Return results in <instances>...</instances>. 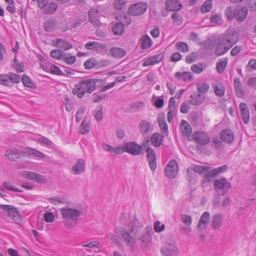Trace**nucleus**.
<instances>
[{
	"label": "nucleus",
	"mask_w": 256,
	"mask_h": 256,
	"mask_svg": "<svg viewBox=\"0 0 256 256\" xmlns=\"http://www.w3.org/2000/svg\"><path fill=\"white\" fill-rule=\"evenodd\" d=\"M86 108L84 107H80L78 110L76 116V120L77 122H79L82 120Z\"/></svg>",
	"instance_id": "338daca9"
},
{
	"label": "nucleus",
	"mask_w": 256,
	"mask_h": 256,
	"mask_svg": "<svg viewBox=\"0 0 256 256\" xmlns=\"http://www.w3.org/2000/svg\"><path fill=\"white\" fill-rule=\"evenodd\" d=\"M86 92V89H84L81 80L76 84L75 87L72 90V93L77 96L78 98H82Z\"/></svg>",
	"instance_id": "cd10ccee"
},
{
	"label": "nucleus",
	"mask_w": 256,
	"mask_h": 256,
	"mask_svg": "<svg viewBox=\"0 0 256 256\" xmlns=\"http://www.w3.org/2000/svg\"><path fill=\"white\" fill-rule=\"evenodd\" d=\"M3 186L8 190L15 192H22V190L14 188L10 182H5L2 184Z\"/></svg>",
	"instance_id": "0e129e2a"
},
{
	"label": "nucleus",
	"mask_w": 256,
	"mask_h": 256,
	"mask_svg": "<svg viewBox=\"0 0 256 256\" xmlns=\"http://www.w3.org/2000/svg\"><path fill=\"white\" fill-rule=\"evenodd\" d=\"M158 121L161 130L165 133H168V126L164 117H158Z\"/></svg>",
	"instance_id": "de8ad7c7"
},
{
	"label": "nucleus",
	"mask_w": 256,
	"mask_h": 256,
	"mask_svg": "<svg viewBox=\"0 0 256 256\" xmlns=\"http://www.w3.org/2000/svg\"><path fill=\"white\" fill-rule=\"evenodd\" d=\"M89 19L90 22L96 26L100 25V22L98 20L99 16L98 11L94 8H91L89 11Z\"/></svg>",
	"instance_id": "c756f323"
},
{
	"label": "nucleus",
	"mask_w": 256,
	"mask_h": 256,
	"mask_svg": "<svg viewBox=\"0 0 256 256\" xmlns=\"http://www.w3.org/2000/svg\"><path fill=\"white\" fill-rule=\"evenodd\" d=\"M190 98V102L192 105H199L203 102L204 96L200 92L195 93L191 95Z\"/></svg>",
	"instance_id": "c9c22d12"
},
{
	"label": "nucleus",
	"mask_w": 256,
	"mask_h": 256,
	"mask_svg": "<svg viewBox=\"0 0 256 256\" xmlns=\"http://www.w3.org/2000/svg\"><path fill=\"white\" fill-rule=\"evenodd\" d=\"M221 140L227 144H231L234 140V136L233 132L230 129L222 130L220 133Z\"/></svg>",
	"instance_id": "6ab92c4d"
},
{
	"label": "nucleus",
	"mask_w": 256,
	"mask_h": 256,
	"mask_svg": "<svg viewBox=\"0 0 256 256\" xmlns=\"http://www.w3.org/2000/svg\"><path fill=\"white\" fill-rule=\"evenodd\" d=\"M214 92L218 96H222L224 95L225 88L222 82L218 80H215L212 84Z\"/></svg>",
	"instance_id": "4be33fe9"
},
{
	"label": "nucleus",
	"mask_w": 256,
	"mask_h": 256,
	"mask_svg": "<svg viewBox=\"0 0 256 256\" xmlns=\"http://www.w3.org/2000/svg\"><path fill=\"white\" fill-rule=\"evenodd\" d=\"M126 4L125 0H116L114 2V6L116 9L120 10L125 6Z\"/></svg>",
	"instance_id": "774afa93"
},
{
	"label": "nucleus",
	"mask_w": 256,
	"mask_h": 256,
	"mask_svg": "<svg viewBox=\"0 0 256 256\" xmlns=\"http://www.w3.org/2000/svg\"><path fill=\"white\" fill-rule=\"evenodd\" d=\"M194 140L200 145H206L210 142L208 134L201 130L195 132L192 134Z\"/></svg>",
	"instance_id": "9d476101"
},
{
	"label": "nucleus",
	"mask_w": 256,
	"mask_h": 256,
	"mask_svg": "<svg viewBox=\"0 0 256 256\" xmlns=\"http://www.w3.org/2000/svg\"><path fill=\"white\" fill-rule=\"evenodd\" d=\"M214 185L216 191L219 192L220 190H222V196L226 194L232 186L230 183L224 178L215 180Z\"/></svg>",
	"instance_id": "6e6552de"
},
{
	"label": "nucleus",
	"mask_w": 256,
	"mask_h": 256,
	"mask_svg": "<svg viewBox=\"0 0 256 256\" xmlns=\"http://www.w3.org/2000/svg\"><path fill=\"white\" fill-rule=\"evenodd\" d=\"M120 222L125 228L120 230L122 239L128 246H133L136 243V240L132 236H135L139 230L137 220L130 218L128 214H124L120 216Z\"/></svg>",
	"instance_id": "f257e3e1"
},
{
	"label": "nucleus",
	"mask_w": 256,
	"mask_h": 256,
	"mask_svg": "<svg viewBox=\"0 0 256 256\" xmlns=\"http://www.w3.org/2000/svg\"><path fill=\"white\" fill-rule=\"evenodd\" d=\"M163 138L162 135L158 133H154L150 137V142L154 146L158 147L162 144Z\"/></svg>",
	"instance_id": "f704fd0d"
},
{
	"label": "nucleus",
	"mask_w": 256,
	"mask_h": 256,
	"mask_svg": "<svg viewBox=\"0 0 256 256\" xmlns=\"http://www.w3.org/2000/svg\"><path fill=\"white\" fill-rule=\"evenodd\" d=\"M228 168L227 165L224 164L212 170H209L204 174V178L210 181L212 178H214L220 173L225 172L227 170Z\"/></svg>",
	"instance_id": "4468645a"
},
{
	"label": "nucleus",
	"mask_w": 256,
	"mask_h": 256,
	"mask_svg": "<svg viewBox=\"0 0 256 256\" xmlns=\"http://www.w3.org/2000/svg\"><path fill=\"white\" fill-rule=\"evenodd\" d=\"M178 171V166L177 162L174 160H171L165 168L166 174L170 178H174L177 174Z\"/></svg>",
	"instance_id": "9b49d317"
},
{
	"label": "nucleus",
	"mask_w": 256,
	"mask_h": 256,
	"mask_svg": "<svg viewBox=\"0 0 256 256\" xmlns=\"http://www.w3.org/2000/svg\"><path fill=\"white\" fill-rule=\"evenodd\" d=\"M56 26V20L52 19L47 20L44 24V28L47 32H51L54 30Z\"/></svg>",
	"instance_id": "79ce46f5"
},
{
	"label": "nucleus",
	"mask_w": 256,
	"mask_h": 256,
	"mask_svg": "<svg viewBox=\"0 0 256 256\" xmlns=\"http://www.w3.org/2000/svg\"><path fill=\"white\" fill-rule=\"evenodd\" d=\"M60 210L64 226L69 229L76 226L79 218L82 214V210L69 206L62 208Z\"/></svg>",
	"instance_id": "f03ea898"
},
{
	"label": "nucleus",
	"mask_w": 256,
	"mask_h": 256,
	"mask_svg": "<svg viewBox=\"0 0 256 256\" xmlns=\"http://www.w3.org/2000/svg\"><path fill=\"white\" fill-rule=\"evenodd\" d=\"M22 156H27V152H26L25 150L8 149L6 151L5 153V156L12 160H15Z\"/></svg>",
	"instance_id": "f8f14e48"
},
{
	"label": "nucleus",
	"mask_w": 256,
	"mask_h": 256,
	"mask_svg": "<svg viewBox=\"0 0 256 256\" xmlns=\"http://www.w3.org/2000/svg\"><path fill=\"white\" fill-rule=\"evenodd\" d=\"M153 234L152 230H147L141 237V240L142 242H150L152 240V234Z\"/></svg>",
	"instance_id": "3c124183"
},
{
	"label": "nucleus",
	"mask_w": 256,
	"mask_h": 256,
	"mask_svg": "<svg viewBox=\"0 0 256 256\" xmlns=\"http://www.w3.org/2000/svg\"><path fill=\"white\" fill-rule=\"evenodd\" d=\"M148 6L145 2H138L131 5L128 10V14L132 16L143 14L147 10Z\"/></svg>",
	"instance_id": "1a4fd4ad"
},
{
	"label": "nucleus",
	"mask_w": 256,
	"mask_h": 256,
	"mask_svg": "<svg viewBox=\"0 0 256 256\" xmlns=\"http://www.w3.org/2000/svg\"><path fill=\"white\" fill-rule=\"evenodd\" d=\"M176 108H168L167 115V120L169 122H172L174 118V116L176 114Z\"/></svg>",
	"instance_id": "e2e57ef3"
},
{
	"label": "nucleus",
	"mask_w": 256,
	"mask_h": 256,
	"mask_svg": "<svg viewBox=\"0 0 256 256\" xmlns=\"http://www.w3.org/2000/svg\"><path fill=\"white\" fill-rule=\"evenodd\" d=\"M248 12L246 6H237L235 8V18L240 22H242L246 18Z\"/></svg>",
	"instance_id": "dca6fc26"
},
{
	"label": "nucleus",
	"mask_w": 256,
	"mask_h": 256,
	"mask_svg": "<svg viewBox=\"0 0 256 256\" xmlns=\"http://www.w3.org/2000/svg\"><path fill=\"white\" fill-rule=\"evenodd\" d=\"M44 69L46 71L50 72L52 74L58 76H62L64 74L60 70V68L58 66L52 65L51 64H48V67L44 68Z\"/></svg>",
	"instance_id": "a19ab883"
},
{
	"label": "nucleus",
	"mask_w": 256,
	"mask_h": 256,
	"mask_svg": "<svg viewBox=\"0 0 256 256\" xmlns=\"http://www.w3.org/2000/svg\"><path fill=\"white\" fill-rule=\"evenodd\" d=\"M216 47L214 54L218 56H220L228 52L232 48V46L227 44L219 36L216 40Z\"/></svg>",
	"instance_id": "0eeeda50"
},
{
	"label": "nucleus",
	"mask_w": 256,
	"mask_h": 256,
	"mask_svg": "<svg viewBox=\"0 0 256 256\" xmlns=\"http://www.w3.org/2000/svg\"><path fill=\"white\" fill-rule=\"evenodd\" d=\"M224 223V216L220 214H216L214 215L211 222V226L214 230H218Z\"/></svg>",
	"instance_id": "412c9836"
},
{
	"label": "nucleus",
	"mask_w": 256,
	"mask_h": 256,
	"mask_svg": "<svg viewBox=\"0 0 256 256\" xmlns=\"http://www.w3.org/2000/svg\"><path fill=\"white\" fill-rule=\"evenodd\" d=\"M225 14L229 20L235 18V8L234 10L232 6H228L225 10Z\"/></svg>",
	"instance_id": "6e6d98bb"
},
{
	"label": "nucleus",
	"mask_w": 256,
	"mask_h": 256,
	"mask_svg": "<svg viewBox=\"0 0 256 256\" xmlns=\"http://www.w3.org/2000/svg\"><path fill=\"white\" fill-rule=\"evenodd\" d=\"M58 8V4L54 2H50L48 3L46 6L43 8L42 11L46 14H52Z\"/></svg>",
	"instance_id": "ea45409f"
},
{
	"label": "nucleus",
	"mask_w": 256,
	"mask_h": 256,
	"mask_svg": "<svg viewBox=\"0 0 256 256\" xmlns=\"http://www.w3.org/2000/svg\"><path fill=\"white\" fill-rule=\"evenodd\" d=\"M180 221L186 226H190L192 222V218L191 216L182 214L180 216Z\"/></svg>",
	"instance_id": "5fc2aeb1"
},
{
	"label": "nucleus",
	"mask_w": 256,
	"mask_h": 256,
	"mask_svg": "<svg viewBox=\"0 0 256 256\" xmlns=\"http://www.w3.org/2000/svg\"><path fill=\"white\" fill-rule=\"evenodd\" d=\"M193 170L194 172L198 173L200 174H203L206 172H208L210 169V167L208 166H196L192 168H190Z\"/></svg>",
	"instance_id": "c03bdc74"
},
{
	"label": "nucleus",
	"mask_w": 256,
	"mask_h": 256,
	"mask_svg": "<svg viewBox=\"0 0 256 256\" xmlns=\"http://www.w3.org/2000/svg\"><path fill=\"white\" fill-rule=\"evenodd\" d=\"M110 53L112 56L116 58H120L126 56V52L123 48L115 47L110 50Z\"/></svg>",
	"instance_id": "7c9ffc66"
},
{
	"label": "nucleus",
	"mask_w": 256,
	"mask_h": 256,
	"mask_svg": "<svg viewBox=\"0 0 256 256\" xmlns=\"http://www.w3.org/2000/svg\"><path fill=\"white\" fill-rule=\"evenodd\" d=\"M120 154L124 152L134 156L144 154L142 146L134 142H126L123 146H120Z\"/></svg>",
	"instance_id": "7ed1b4c3"
},
{
	"label": "nucleus",
	"mask_w": 256,
	"mask_h": 256,
	"mask_svg": "<svg viewBox=\"0 0 256 256\" xmlns=\"http://www.w3.org/2000/svg\"><path fill=\"white\" fill-rule=\"evenodd\" d=\"M102 148L106 152L120 154V146L112 147V146L104 142L102 144Z\"/></svg>",
	"instance_id": "4c0bfd02"
},
{
	"label": "nucleus",
	"mask_w": 256,
	"mask_h": 256,
	"mask_svg": "<svg viewBox=\"0 0 256 256\" xmlns=\"http://www.w3.org/2000/svg\"><path fill=\"white\" fill-rule=\"evenodd\" d=\"M80 132L82 134L88 133L90 132V123L85 119L82 120L80 124Z\"/></svg>",
	"instance_id": "a18cd8bd"
},
{
	"label": "nucleus",
	"mask_w": 256,
	"mask_h": 256,
	"mask_svg": "<svg viewBox=\"0 0 256 256\" xmlns=\"http://www.w3.org/2000/svg\"><path fill=\"white\" fill-rule=\"evenodd\" d=\"M210 22L216 24H221L222 22L221 16L218 14H212L210 18Z\"/></svg>",
	"instance_id": "bf43d9fd"
},
{
	"label": "nucleus",
	"mask_w": 256,
	"mask_h": 256,
	"mask_svg": "<svg viewBox=\"0 0 256 256\" xmlns=\"http://www.w3.org/2000/svg\"><path fill=\"white\" fill-rule=\"evenodd\" d=\"M228 62V59L226 58L220 59L216 64L217 72L219 74L222 73L225 70Z\"/></svg>",
	"instance_id": "e433bc0d"
},
{
	"label": "nucleus",
	"mask_w": 256,
	"mask_h": 256,
	"mask_svg": "<svg viewBox=\"0 0 256 256\" xmlns=\"http://www.w3.org/2000/svg\"><path fill=\"white\" fill-rule=\"evenodd\" d=\"M116 18L120 21L122 23H124L126 25H128L131 22L130 17L126 14H124L123 16H116Z\"/></svg>",
	"instance_id": "052dcab7"
},
{
	"label": "nucleus",
	"mask_w": 256,
	"mask_h": 256,
	"mask_svg": "<svg viewBox=\"0 0 256 256\" xmlns=\"http://www.w3.org/2000/svg\"><path fill=\"white\" fill-rule=\"evenodd\" d=\"M175 46L176 50L182 52H186L189 50L188 44L185 42H178L176 44Z\"/></svg>",
	"instance_id": "09e8293b"
},
{
	"label": "nucleus",
	"mask_w": 256,
	"mask_h": 256,
	"mask_svg": "<svg viewBox=\"0 0 256 256\" xmlns=\"http://www.w3.org/2000/svg\"><path fill=\"white\" fill-rule=\"evenodd\" d=\"M26 152H27L28 156L32 154L40 158H43L44 156L43 153L34 149L28 148L26 150Z\"/></svg>",
	"instance_id": "864d4df0"
},
{
	"label": "nucleus",
	"mask_w": 256,
	"mask_h": 256,
	"mask_svg": "<svg viewBox=\"0 0 256 256\" xmlns=\"http://www.w3.org/2000/svg\"><path fill=\"white\" fill-rule=\"evenodd\" d=\"M206 66L204 63L194 64L191 66V70L196 74H200L206 69Z\"/></svg>",
	"instance_id": "37998d69"
},
{
	"label": "nucleus",
	"mask_w": 256,
	"mask_h": 256,
	"mask_svg": "<svg viewBox=\"0 0 256 256\" xmlns=\"http://www.w3.org/2000/svg\"><path fill=\"white\" fill-rule=\"evenodd\" d=\"M196 175L193 172V170L188 168L186 172V178L189 182H193L195 180Z\"/></svg>",
	"instance_id": "4d7b16f0"
},
{
	"label": "nucleus",
	"mask_w": 256,
	"mask_h": 256,
	"mask_svg": "<svg viewBox=\"0 0 256 256\" xmlns=\"http://www.w3.org/2000/svg\"><path fill=\"white\" fill-rule=\"evenodd\" d=\"M240 109L244 122L248 124L250 121V110L247 104L244 102L240 103Z\"/></svg>",
	"instance_id": "5701e85b"
},
{
	"label": "nucleus",
	"mask_w": 256,
	"mask_h": 256,
	"mask_svg": "<svg viewBox=\"0 0 256 256\" xmlns=\"http://www.w3.org/2000/svg\"><path fill=\"white\" fill-rule=\"evenodd\" d=\"M140 44L142 49H148L150 48L152 44L151 38L148 34L142 36L141 37Z\"/></svg>",
	"instance_id": "72a5a7b5"
},
{
	"label": "nucleus",
	"mask_w": 256,
	"mask_h": 256,
	"mask_svg": "<svg viewBox=\"0 0 256 256\" xmlns=\"http://www.w3.org/2000/svg\"><path fill=\"white\" fill-rule=\"evenodd\" d=\"M162 252L164 256H177L178 248L174 244H168L162 248Z\"/></svg>",
	"instance_id": "ddd939ff"
},
{
	"label": "nucleus",
	"mask_w": 256,
	"mask_h": 256,
	"mask_svg": "<svg viewBox=\"0 0 256 256\" xmlns=\"http://www.w3.org/2000/svg\"><path fill=\"white\" fill-rule=\"evenodd\" d=\"M166 6V10L169 11L179 10L182 8V3L179 0H168Z\"/></svg>",
	"instance_id": "393cba45"
},
{
	"label": "nucleus",
	"mask_w": 256,
	"mask_h": 256,
	"mask_svg": "<svg viewBox=\"0 0 256 256\" xmlns=\"http://www.w3.org/2000/svg\"><path fill=\"white\" fill-rule=\"evenodd\" d=\"M210 214L208 212H205L202 214L197 226L199 230H204L207 227L210 222Z\"/></svg>",
	"instance_id": "aec40b11"
},
{
	"label": "nucleus",
	"mask_w": 256,
	"mask_h": 256,
	"mask_svg": "<svg viewBox=\"0 0 256 256\" xmlns=\"http://www.w3.org/2000/svg\"><path fill=\"white\" fill-rule=\"evenodd\" d=\"M165 225L161 224L160 221H156L154 224V230L156 232H160L164 230Z\"/></svg>",
	"instance_id": "13d9d810"
},
{
	"label": "nucleus",
	"mask_w": 256,
	"mask_h": 256,
	"mask_svg": "<svg viewBox=\"0 0 256 256\" xmlns=\"http://www.w3.org/2000/svg\"><path fill=\"white\" fill-rule=\"evenodd\" d=\"M54 43V46L64 50H68L72 48V44L65 40L58 38Z\"/></svg>",
	"instance_id": "473e14b6"
},
{
	"label": "nucleus",
	"mask_w": 256,
	"mask_h": 256,
	"mask_svg": "<svg viewBox=\"0 0 256 256\" xmlns=\"http://www.w3.org/2000/svg\"><path fill=\"white\" fill-rule=\"evenodd\" d=\"M227 44L233 46L238 40L239 34L238 32L233 30H228L224 33L220 35Z\"/></svg>",
	"instance_id": "423d86ee"
},
{
	"label": "nucleus",
	"mask_w": 256,
	"mask_h": 256,
	"mask_svg": "<svg viewBox=\"0 0 256 256\" xmlns=\"http://www.w3.org/2000/svg\"><path fill=\"white\" fill-rule=\"evenodd\" d=\"M153 129L152 124L146 120H142L138 124V130L142 136L147 135Z\"/></svg>",
	"instance_id": "2eb2a0df"
},
{
	"label": "nucleus",
	"mask_w": 256,
	"mask_h": 256,
	"mask_svg": "<svg viewBox=\"0 0 256 256\" xmlns=\"http://www.w3.org/2000/svg\"><path fill=\"white\" fill-rule=\"evenodd\" d=\"M164 58V54L160 53L157 55L152 56L148 58L143 63V66H148L154 65L160 62Z\"/></svg>",
	"instance_id": "b1692460"
},
{
	"label": "nucleus",
	"mask_w": 256,
	"mask_h": 256,
	"mask_svg": "<svg viewBox=\"0 0 256 256\" xmlns=\"http://www.w3.org/2000/svg\"><path fill=\"white\" fill-rule=\"evenodd\" d=\"M86 170V162L82 158H78L72 168V172L74 174H80Z\"/></svg>",
	"instance_id": "a211bd4d"
},
{
	"label": "nucleus",
	"mask_w": 256,
	"mask_h": 256,
	"mask_svg": "<svg viewBox=\"0 0 256 256\" xmlns=\"http://www.w3.org/2000/svg\"><path fill=\"white\" fill-rule=\"evenodd\" d=\"M85 48L88 50L100 52L106 49V46L101 42L93 41L86 43Z\"/></svg>",
	"instance_id": "f3484780"
},
{
	"label": "nucleus",
	"mask_w": 256,
	"mask_h": 256,
	"mask_svg": "<svg viewBox=\"0 0 256 256\" xmlns=\"http://www.w3.org/2000/svg\"><path fill=\"white\" fill-rule=\"evenodd\" d=\"M148 138H144L141 146L142 147L146 148V158L150 166V169L154 171L156 168V156L155 152L150 147V145Z\"/></svg>",
	"instance_id": "20e7f679"
},
{
	"label": "nucleus",
	"mask_w": 256,
	"mask_h": 256,
	"mask_svg": "<svg viewBox=\"0 0 256 256\" xmlns=\"http://www.w3.org/2000/svg\"><path fill=\"white\" fill-rule=\"evenodd\" d=\"M196 88L199 92L202 94H204L208 91L209 89V84L206 82L199 84H197Z\"/></svg>",
	"instance_id": "603ef678"
},
{
	"label": "nucleus",
	"mask_w": 256,
	"mask_h": 256,
	"mask_svg": "<svg viewBox=\"0 0 256 256\" xmlns=\"http://www.w3.org/2000/svg\"><path fill=\"white\" fill-rule=\"evenodd\" d=\"M20 77L12 72L0 74V84L6 86H12L14 84L20 82Z\"/></svg>",
	"instance_id": "39448f33"
},
{
	"label": "nucleus",
	"mask_w": 256,
	"mask_h": 256,
	"mask_svg": "<svg viewBox=\"0 0 256 256\" xmlns=\"http://www.w3.org/2000/svg\"><path fill=\"white\" fill-rule=\"evenodd\" d=\"M180 130L184 136L188 138L192 132L190 125L186 120H182L180 122Z\"/></svg>",
	"instance_id": "a878e982"
},
{
	"label": "nucleus",
	"mask_w": 256,
	"mask_h": 256,
	"mask_svg": "<svg viewBox=\"0 0 256 256\" xmlns=\"http://www.w3.org/2000/svg\"><path fill=\"white\" fill-rule=\"evenodd\" d=\"M175 77L178 80H182L186 81L188 80H190L192 78V74L190 72H177L175 73Z\"/></svg>",
	"instance_id": "58836bf2"
},
{
	"label": "nucleus",
	"mask_w": 256,
	"mask_h": 256,
	"mask_svg": "<svg viewBox=\"0 0 256 256\" xmlns=\"http://www.w3.org/2000/svg\"><path fill=\"white\" fill-rule=\"evenodd\" d=\"M81 81L84 89H86V92L90 94L95 90L96 82L94 80L86 79L81 80Z\"/></svg>",
	"instance_id": "c85d7f7f"
},
{
	"label": "nucleus",
	"mask_w": 256,
	"mask_h": 256,
	"mask_svg": "<svg viewBox=\"0 0 256 256\" xmlns=\"http://www.w3.org/2000/svg\"><path fill=\"white\" fill-rule=\"evenodd\" d=\"M64 52L60 50H52L50 54V56L56 60H62L64 58Z\"/></svg>",
	"instance_id": "8fccbe9b"
},
{
	"label": "nucleus",
	"mask_w": 256,
	"mask_h": 256,
	"mask_svg": "<svg viewBox=\"0 0 256 256\" xmlns=\"http://www.w3.org/2000/svg\"><path fill=\"white\" fill-rule=\"evenodd\" d=\"M86 92V89H84L81 80L76 84L75 87L72 90V93L77 96L78 98H82Z\"/></svg>",
	"instance_id": "bb28decb"
},
{
	"label": "nucleus",
	"mask_w": 256,
	"mask_h": 256,
	"mask_svg": "<svg viewBox=\"0 0 256 256\" xmlns=\"http://www.w3.org/2000/svg\"><path fill=\"white\" fill-rule=\"evenodd\" d=\"M48 201L54 204H56L57 203L60 204H67L68 200L60 196H54L48 199Z\"/></svg>",
	"instance_id": "49530a36"
},
{
	"label": "nucleus",
	"mask_w": 256,
	"mask_h": 256,
	"mask_svg": "<svg viewBox=\"0 0 256 256\" xmlns=\"http://www.w3.org/2000/svg\"><path fill=\"white\" fill-rule=\"evenodd\" d=\"M102 92H100L97 94H94L92 95V100L94 102H98L102 100H104L106 97V94H102Z\"/></svg>",
	"instance_id": "680f3d73"
},
{
	"label": "nucleus",
	"mask_w": 256,
	"mask_h": 256,
	"mask_svg": "<svg viewBox=\"0 0 256 256\" xmlns=\"http://www.w3.org/2000/svg\"><path fill=\"white\" fill-rule=\"evenodd\" d=\"M212 8V2L206 1L203 4L201 10L203 12H208L211 10Z\"/></svg>",
	"instance_id": "69168bd1"
},
{
	"label": "nucleus",
	"mask_w": 256,
	"mask_h": 256,
	"mask_svg": "<svg viewBox=\"0 0 256 256\" xmlns=\"http://www.w3.org/2000/svg\"><path fill=\"white\" fill-rule=\"evenodd\" d=\"M111 28L115 35H122L124 32V26L122 22L112 24Z\"/></svg>",
	"instance_id": "2f4dec72"
}]
</instances>
